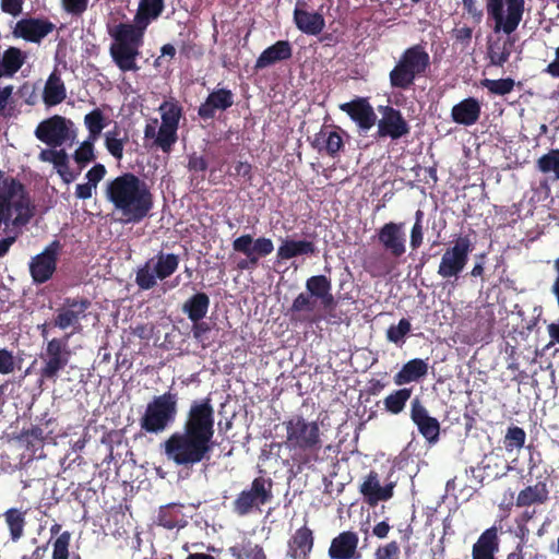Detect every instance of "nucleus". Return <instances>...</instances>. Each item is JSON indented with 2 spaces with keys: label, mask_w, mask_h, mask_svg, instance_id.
I'll use <instances>...</instances> for the list:
<instances>
[{
  "label": "nucleus",
  "mask_w": 559,
  "mask_h": 559,
  "mask_svg": "<svg viewBox=\"0 0 559 559\" xmlns=\"http://www.w3.org/2000/svg\"><path fill=\"white\" fill-rule=\"evenodd\" d=\"M214 436L215 412L206 396L190 404L181 428L170 433L160 448L176 466L192 468L211 460L216 444Z\"/></svg>",
  "instance_id": "f257e3e1"
},
{
  "label": "nucleus",
  "mask_w": 559,
  "mask_h": 559,
  "mask_svg": "<svg viewBox=\"0 0 559 559\" xmlns=\"http://www.w3.org/2000/svg\"><path fill=\"white\" fill-rule=\"evenodd\" d=\"M33 216L34 205L26 187L0 169V234L7 235L0 239V258L8 254L22 228Z\"/></svg>",
  "instance_id": "f03ea898"
},
{
  "label": "nucleus",
  "mask_w": 559,
  "mask_h": 559,
  "mask_svg": "<svg viewBox=\"0 0 559 559\" xmlns=\"http://www.w3.org/2000/svg\"><path fill=\"white\" fill-rule=\"evenodd\" d=\"M105 198L123 223L138 224L154 206V195L147 183L133 173H123L106 182Z\"/></svg>",
  "instance_id": "7ed1b4c3"
},
{
  "label": "nucleus",
  "mask_w": 559,
  "mask_h": 559,
  "mask_svg": "<svg viewBox=\"0 0 559 559\" xmlns=\"http://www.w3.org/2000/svg\"><path fill=\"white\" fill-rule=\"evenodd\" d=\"M286 430L285 445L299 471L311 468L320 461L323 448L322 432L317 421L294 415L283 421Z\"/></svg>",
  "instance_id": "20e7f679"
},
{
  "label": "nucleus",
  "mask_w": 559,
  "mask_h": 559,
  "mask_svg": "<svg viewBox=\"0 0 559 559\" xmlns=\"http://www.w3.org/2000/svg\"><path fill=\"white\" fill-rule=\"evenodd\" d=\"M430 68V56L426 48L416 44L406 48L389 73L390 85L394 90L407 91L415 81L426 75Z\"/></svg>",
  "instance_id": "39448f33"
},
{
  "label": "nucleus",
  "mask_w": 559,
  "mask_h": 559,
  "mask_svg": "<svg viewBox=\"0 0 559 559\" xmlns=\"http://www.w3.org/2000/svg\"><path fill=\"white\" fill-rule=\"evenodd\" d=\"M178 414V394L167 391L154 396L140 417L141 430L145 433L159 435L176 420Z\"/></svg>",
  "instance_id": "423d86ee"
},
{
  "label": "nucleus",
  "mask_w": 559,
  "mask_h": 559,
  "mask_svg": "<svg viewBox=\"0 0 559 559\" xmlns=\"http://www.w3.org/2000/svg\"><path fill=\"white\" fill-rule=\"evenodd\" d=\"M56 424L57 419L45 412L36 417L35 424L23 428L13 435L12 439L28 453L29 457H41L44 445L55 439V430L49 428Z\"/></svg>",
  "instance_id": "0eeeda50"
},
{
  "label": "nucleus",
  "mask_w": 559,
  "mask_h": 559,
  "mask_svg": "<svg viewBox=\"0 0 559 559\" xmlns=\"http://www.w3.org/2000/svg\"><path fill=\"white\" fill-rule=\"evenodd\" d=\"M273 499V480L270 477H255L249 488L241 490L233 501L231 510L238 516H246L261 507L270 503Z\"/></svg>",
  "instance_id": "6e6552de"
},
{
  "label": "nucleus",
  "mask_w": 559,
  "mask_h": 559,
  "mask_svg": "<svg viewBox=\"0 0 559 559\" xmlns=\"http://www.w3.org/2000/svg\"><path fill=\"white\" fill-rule=\"evenodd\" d=\"M486 11L493 21V32L510 36L523 19L525 0H486Z\"/></svg>",
  "instance_id": "1a4fd4ad"
},
{
  "label": "nucleus",
  "mask_w": 559,
  "mask_h": 559,
  "mask_svg": "<svg viewBox=\"0 0 559 559\" xmlns=\"http://www.w3.org/2000/svg\"><path fill=\"white\" fill-rule=\"evenodd\" d=\"M179 257L175 253L158 252L148 259L135 273V284L141 290H150L157 284L171 276L179 266Z\"/></svg>",
  "instance_id": "9d476101"
},
{
  "label": "nucleus",
  "mask_w": 559,
  "mask_h": 559,
  "mask_svg": "<svg viewBox=\"0 0 559 559\" xmlns=\"http://www.w3.org/2000/svg\"><path fill=\"white\" fill-rule=\"evenodd\" d=\"M72 333H66L61 337H53L46 344L45 352L41 353V367L39 369V379L56 382L60 371H62L71 359V349L69 341Z\"/></svg>",
  "instance_id": "9b49d317"
},
{
  "label": "nucleus",
  "mask_w": 559,
  "mask_h": 559,
  "mask_svg": "<svg viewBox=\"0 0 559 559\" xmlns=\"http://www.w3.org/2000/svg\"><path fill=\"white\" fill-rule=\"evenodd\" d=\"M233 250L245 258L237 261L235 270L239 272L255 270L262 258L274 251L272 239L266 237L253 238L250 234L241 235L233 240Z\"/></svg>",
  "instance_id": "f8f14e48"
},
{
  "label": "nucleus",
  "mask_w": 559,
  "mask_h": 559,
  "mask_svg": "<svg viewBox=\"0 0 559 559\" xmlns=\"http://www.w3.org/2000/svg\"><path fill=\"white\" fill-rule=\"evenodd\" d=\"M91 301L86 297H67L56 309L52 326L66 331L71 329L72 335L82 331L81 321L86 319Z\"/></svg>",
  "instance_id": "ddd939ff"
},
{
  "label": "nucleus",
  "mask_w": 559,
  "mask_h": 559,
  "mask_svg": "<svg viewBox=\"0 0 559 559\" xmlns=\"http://www.w3.org/2000/svg\"><path fill=\"white\" fill-rule=\"evenodd\" d=\"M474 246L468 236L459 237L453 246L445 249L438 266V275L442 278H457L465 269Z\"/></svg>",
  "instance_id": "4468645a"
},
{
  "label": "nucleus",
  "mask_w": 559,
  "mask_h": 559,
  "mask_svg": "<svg viewBox=\"0 0 559 559\" xmlns=\"http://www.w3.org/2000/svg\"><path fill=\"white\" fill-rule=\"evenodd\" d=\"M61 250L59 240L51 241L43 252L32 258L29 273L35 284L48 282L57 270L58 255Z\"/></svg>",
  "instance_id": "2eb2a0df"
},
{
  "label": "nucleus",
  "mask_w": 559,
  "mask_h": 559,
  "mask_svg": "<svg viewBox=\"0 0 559 559\" xmlns=\"http://www.w3.org/2000/svg\"><path fill=\"white\" fill-rule=\"evenodd\" d=\"M69 124L72 122L62 116L55 115L43 120L35 129V136L49 147L62 146L71 139Z\"/></svg>",
  "instance_id": "dca6fc26"
},
{
  "label": "nucleus",
  "mask_w": 559,
  "mask_h": 559,
  "mask_svg": "<svg viewBox=\"0 0 559 559\" xmlns=\"http://www.w3.org/2000/svg\"><path fill=\"white\" fill-rule=\"evenodd\" d=\"M382 118L378 121L377 136L399 140L411 132V127L402 112L392 106H379Z\"/></svg>",
  "instance_id": "f3484780"
},
{
  "label": "nucleus",
  "mask_w": 559,
  "mask_h": 559,
  "mask_svg": "<svg viewBox=\"0 0 559 559\" xmlns=\"http://www.w3.org/2000/svg\"><path fill=\"white\" fill-rule=\"evenodd\" d=\"M377 238L386 253L401 259L406 252L404 223L389 222L377 230Z\"/></svg>",
  "instance_id": "a211bd4d"
},
{
  "label": "nucleus",
  "mask_w": 559,
  "mask_h": 559,
  "mask_svg": "<svg viewBox=\"0 0 559 559\" xmlns=\"http://www.w3.org/2000/svg\"><path fill=\"white\" fill-rule=\"evenodd\" d=\"M411 419L429 443H436L439 440L440 424L437 418L429 415L418 397H415L411 403Z\"/></svg>",
  "instance_id": "6ab92c4d"
},
{
  "label": "nucleus",
  "mask_w": 559,
  "mask_h": 559,
  "mask_svg": "<svg viewBox=\"0 0 559 559\" xmlns=\"http://www.w3.org/2000/svg\"><path fill=\"white\" fill-rule=\"evenodd\" d=\"M55 24L46 19L27 17L17 21L13 29L14 37L31 43H40L55 29Z\"/></svg>",
  "instance_id": "aec40b11"
},
{
  "label": "nucleus",
  "mask_w": 559,
  "mask_h": 559,
  "mask_svg": "<svg viewBox=\"0 0 559 559\" xmlns=\"http://www.w3.org/2000/svg\"><path fill=\"white\" fill-rule=\"evenodd\" d=\"M346 134L340 127H334V130L329 131L325 126L314 134L311 141V146L319 153H325L332 158H336L344 151L345 143L343 135Z\"/></svg>",
  "instance_id": "412c9836"
},
{
  "label": "nucleus",
  "mask_w": 559,
  "mask_h": 559,
  "mask_svg": "<svg viewBox=\"0 0 559 559\" xmlns=\"http://www.w3.org/2000/svg\"><path fill=\"white\" fill-rule=\"evenodd\" d=\"M340 109L346 112L362 131L370 130L377 121V115L368 98L365 97H357L348 103L341 104Z\"/></svg>",
  "instance_id": "4be33fe9"
},
{
  "label": "nucleus",
  "mask_w": 559,
  "mask_h": 559,
  "mask_svg": "<svg viewBox=\"0 0 559 559\" xmlns=\"http://www.w3.org/2000/svg\"><path fill=\"white\" fill-rule=\"evenodd\" d=\"M307 5L306 0L296 1L293 13L294 23L304 34L313 36L319 35L325 26L324 17L319 12L307 11Z\"/></svg>",
  "instance_id": "5701e85b"
},
{
  "label": "nucleus",
  "mask_w": 559,
  "mask_h": 559,
  "mask_svg": "<svg viewBox=\"0 0 559 559\" xmlns=\"http://www.w3.org/2000/svg\"><path fill=\"white\" fill-rule=\"evenodd\" d=\"M394 481L381 486L379 475L370 471L360 485V492L369 506H377L381 501H388L393 497Z\"/></svg>",
  "instance_id": "b1692460"
},
{
  "label": "nucleus",
  "mask_w": 559,
  "mask_h": 559,
  "mask_svg": "<svg viewBox=\"0 0 559 559\" xmlns=\"http://www.w3.org/2000/svg\"><path fill=\"white\" fill-rule=\"evenodd\" d=\"M317 300L307 293H300L288 309L290 321L310 324L321 321L323 317L316 312Z\"/></svg>",
  "instance_id": "393cba45"
},
{
  "label": "nucleus",
  "mask_w": 559,
  "mask_h": 559,
  "mask_svg": "<svg viewBox=\"0 0 559 559\" xmlns=\"http://www.w3.org/2000/svg\"><path fill=\"white\" fill-rule=\"evenodd\" d=\"M234 105V94L228 88L212 91L204 103L198 108V115L203 120L213 119L216 111H225Z\"/></svg>",
  "instance_id": "a878e982"
},
{
  "label": "nucleus",
  "mask_w": 559,
  "mask_h": 559,
  "mask_svg": "<svg viewBox=\"0 0 559 559\" xmlns=\"http://www.w3.org/2000/svg\"><path fill=\"white\" fill-rule=\"evenodd\" d=\"M287 556L293 559H310L314 546L313 531L302 525L288 539Z\"/></svg>",
  "instance_id": "bb28decb"
},
{
  "label": "nucleus",
  "mask_w": 559,
  "mask_h": 559,
  "mask_svg": "<svg viewBox=\"0 0 559 559\" xmlns=\"http://www.w3.org/2000/svg\"><path fill=\"white\" fill-rule=\"evenodd\" d=\"M359 537L357 533L345 531L340 533L331 542L329 548V557L331 559H358L360 555L357 552Z\"/></svg>",
  "instance_id": "cd10ccee"
},
{
  "label": "nucleus",
  "mask_w": 559,
  "mask_h": 559,
  "mask_svg": "<svg viewBox=\"0 0 559 559\" xmlns=\"http://www.w3.org/2000/svg\"><path fill=\"white\" fill-rule=\"evenodd\" d=\"M399 259L390 253L372 252L364 261V269L371 277H385L396 267Z\"/></svg>",
  "instance_id": "c85d7f7f"
},
{
  "label": "nucleus",
  "mask_w": 559,
  "mask_h": 559,
  "mask_svg": "<svg viewBox=\"0 0 559 559\" xmlns=\"http://www.w3.org/2000/svg\"><path fill=\"white\" fill-rule=\"evenodd\" d=\"M481 115V106L478 99L474 97H467L451 109V118L454 122L462 126L475 124Z\"/></svg>",
  "instance_id": "c756f323"
},
{
  "label": "nucleus",
  "mask_w": 559,
  "mask_h": 559,
  "mask_svg": "<svg viewBox=\"0 0 559 559\" xmlns=\"http://www.w3.org/2000/svg\"><path fill=\"white\" fill-rule=\"evenodd\" d=\"M499 550V537L496 526L485 530L472 548V559H496Z\"/></svg>",
  "instance_id": "7c9ffc66"
},
{
  "label": "nucleus",
  "mask_w": 559,
  "mask_h": 559,
  "mask_svg": "<svg viewBox=\"0 0 559 559\" xmlns=\"http://www.w3.org/2000/svg\"><path fill=\"white\" fill-rule=\"evenodd\" d=\"M293 47L288 40H278L264 49L255 61V69H265L276 62L290 59Z\"/></svg>",
  "instance_id": "2f4dec72"
},
{
  "label": "nucleus",
  "mask_w": 559,
  "mask_h": 559,
  "mask_svg": "<svg viewBox=\"0 0 559 559\" xmlns=\"http://www.w3.org/2000/svg\"><path fill=\"white\" fill-rule=\"evenodd\" d=\"M319 250L311 240L285 239L277 248L276 257L280 261L290 260L299 255H317Z\"/></svg>",
  "instance_id": "473e14b6"
},
{
  "label": "nucleus",
  "mask_w": 559,
  "mask_h": 559,
  "mask_svg": "<svg viewBox=\"0 0 559 559\" xmlns=\"http://www.w3.org/2000/svg\"><path fill=\"white\" fill-rule=\"evenodd\" d=\"M144 29L145 27L139 26L136 23H119L109 28V35L114 39L111 45L140 46Z\"/></svg>",
  "instance_id": "72a5a7b5"
},
{
  "label": "nucleus",
  "mask_w": 559,
  "mask_h": 559,
  "mask_svg": "<svg viewBox=\"0 0 559 559\" xmlns=\"http://www.w3.org/2000/svg\"><path fill=\"white\" fill-rule=\"evenodd\" d=\"M549 500V489L545 480H539L522 489L516 497V507L526 508L533 504H544Z\"/></svg>",
  "instance_id": "f704fd0d"
},
{
  "label": "nucleus",
  "mask_w": 559,
  "mask_h": 559,
  "mask_svg": "<svg viewBox=\"0 0 559 559\" xmlns=\"http://www.w3.org/2000/svg\"><path fill=\"white\" fill-rule=\"evenodd\" d=\"M139 47L136 45H111L110 56L116 66L122 71H136V57L139 56Z\"/></svg>",
  "instance_id": "c9c22d12"
},
{
  "label": "nucleus",
  "mask_w": 559,
  "mask_h": 559,
  "mask_svg": "<svg viewBox=\"0 0 559 559\" xmlns=\"http://www.w3.org/2000/svg\"><path fill=\"white\" fill-rule=\"evenodd\" d=\"M428 373V364L420 358H414L403 365L402 369L395 373L394 382L396 385H403L416 382Z\"/></svg>",
  "instance_id": "e433bc0d"
},
{
  "label": "nucleus",
  "mask_w": 559,
  "mask_h": 559,
  "mask_svg": "<svg viewBox=\"0 0 559 559\" xmlns=\"http://www.w3.org/2000/svg\"><path fill=\"white\" fill-rule=\"evenodd\" d=\"M27 58L26 52L17 47H9L0 58V79L12 78L23 67Z\"/></svg>",
  "instance_id": "4c0bfd02"
},
{
  "label": "nucleus",
  "mask_w": 559,
  "mask_h": 559,
  "mask_svg": "<svg viewBox=\"0 0 559 559\" xmlns=\"http://www.w3.org/2000/svg\"><path fill=\"white\" fill-rule=\"evenodd\" d=\"M210 307V297L199 292L188 298L182 305V312L188 316L192 322L201 321L207 313Z\"/></svg>",
  "instance_id": "58836bf2"
},
{
  "label": "nucleus",
  "mask_w": 559,
  "mask_h": 559,
  "mask_svg": "<svg viewBox=\"0 0 559 559\" xmlns=\"http://www.w3.org/2000/svg\"><path fill=\"white\" fill-rule=\"evenodd\" d=\"M181 509L182 506L177 503L160 507L157 515V524L167 530L185 527L187 521L185 520Z\"/></svg>",
  "instance_id": "ea45409f"
},
{
  "label": "nucleus",
  "mask_w": 559,
  "mask_h": 559,
  "mask_svg": "<svg viewBox=\"0 0 559 559\" xmlns=\"http://www.w3.org/2000/svg\"><path fill=\"white\" fill-rule=\"evenodd\" d=\"M165 9L164 0H140L134 22L147 27L151 21L156 20Z\"/></svg>",
  "instance_id": "a19ab883"
},
{
  "label": "nucleus",
  "mask_w": 559,
  "mask_h": 559,
  "mask_svg": "<svg viewBox=\"0 0 559 559\" xmlns=\"http://www.w3.org/2000/svg\"><path fill=\"white\" fill-rule=\"evenodd\" d=\"M67 97L66 86L56 73H51L45 84L43 100L47 106L61 104Z\"/></svg>",
  "instance_id": "79ce46f5"
},
{
  "label": "nucleus",
  "mask_w": 559,
  "mask_h": 559,
  "mask_svg": "<svg viewBox=\"0 0 559 559\" xmlns=\"http://www.w3.org/2000/svg\"><path fill=\"white\" fill-rule=\"evenodd\" d=\"M234 559H267L263 547L250 539H242L227 549Z\"/></svg>",
  "instance_id": "37998d69"
},
{
  "label": "nucleus",
  "mask_w": 559,
  "mask_h": 559,
  "mask_svg": "<svg viewBox=\"0 0 559 559\" xmlns=\"http://www.w3.org/2000/svg\"><path fill=\"white\" fill-rule=\"evenodd\" d=\"M158 110L162 119L160 127L178 131L182 117V107L179 103L176 100H165L159 105Z\"/></svg>",
  "instance_id": "c03bdc74"
},
{
  "label": "nucleus",
  "mask_w": 559,
  "mask_h": 559,
  "mask_svg": "<svg viewBox=\"0 0 559 559\" xmlns=\"http://www.w3.org/2000/svg\"><path fill=\"white\" fill-rule=\"evenodd\" d=\"M26 511H22L17 508L8 509L3 516L5 524L10 532V538L12 542H17L24 535V527L26 525Z\"/></svg>",
  "instance_id": "a18cd8bd"
},
{
  "label": "nucleus",
  "mask_w": 559,
  "mask_h": 559,
  "mask_svg": "<svg viewBox=\"0 0 559 559\" xmlns=\"http://www.w3.org/2000/svg\"><path fill=\"white\" fill-rule=\"evenodd\" d=\"M514 41V39L509 37L503 43L498 40L489 44L487 55L490 60V64L495 67H503V64L509 60L511 56V47L513 46Z\"/></svg>",
  "instance_id": "49530a36"
},
{
  "label": "nucleus",
  "mask_w": 559,
  "mask_h": 559,
  "mask_svg": "<svg viewBox=\"0 0 559 559\" xmlns=\"http://www.w3.org/2000/svg\"><path fill=\"white\" fill-rule=\"evenodd\" d=\"M411 395L412 389L408 388L393 391L383 400L385 411L393 415L402 413Z\"/></svg>",
  "instance_id": "de8ad7c7"
},
{
  "label": "nucleus",
  "mask_w": 559,
  "mask_h": 559,
  "mask_svg": "<svg viewBox=\"0 0 559 559\" xmlns=\"http://www.w3.org/2000/svg\"><path fill=\"white\" fill-rule=\"evenodd\" d=\"M537 169L545 174L554 175L555 180H559V148H551L548 153L542 155L536 160Z\"/></svg>",
  "instance_id": "09e8293b"
},
{
  "label": "nucleus",
  "mask_w": 559,
  "mask_h": 559,
  "mask_svg": "<svg viewBox=\"0 0 559 559\" xmlns=\"http://www.w3.org/2000/svg\"><path fill=\"white\" fill-rule=\"evenodd\" d=\"M13 85L0 86V117L10 119L16 116V100L13 97Z\"/></svg>",
  "instance_id": "8fccbe9b"
},
{
  "label": "nucleus",
  "mask_w": 559,
  "mask_h": 559,
  "mask_svg": "<svg viewBox=\"0 0 559 559\" xmlns=\"http://www.w3.org/2000/svg\"><path fill=\"white\" fill-rule=\"evenodd\" d=\"M177 132L178 131L159 126L153 145L159 148L163 153L169 154L178 141Z\"/></svg>",
  "instance_id": "3c124183"
},
{
  "label": "nucleus",
  "mask_w": 559,
  "mask_h": 559,
  "mask_svg": "<svg viewBox=\"0 0 559 559\" xmlns=\"http://www.w3.org/2000/svg\"><path fill=\"white\" fill-rule=\"evenodd\" d=\"M84 123L90 132L88 138L92 139V141H96L106 127L104 114L98 108L85 115Z\"/></svg>",
  "instance_id": "603ef678"
},
{
  "label": "nucleus",
  "mask_w": 559,
  "mask_h": 559,
  "mask_svg": "<svg viewBox=\"0 0 559 559\" xmlns=\"http://www.w3.org/2000/svg\"><path fill=\"white\" fill-rule=\"evenodd\" d=\"M526 432L519 426H510L504 435L503 444L507 452L520 450L524 447Z\"/></svg>",
  "instance_id": "864d4df0"
},
{
  "label": "nucleus",
  "mask_w": 559,
  "mask_h": 559,
  "mask_svg": "<svg viewBox=\"0 0 559 559\" xmlns=\"http://www.w3.org/2000/svg\"><path fill=\"white\" fill-rule=\"evenodd\" d=\"M412 324L408 319L402 318L399 323L391 324L386 330V340L395 345H402L405 337L411 333Z\"/></svg>",
  "instance_id": "5fc2aeb1"
},
{
  "label": "nucleus",
  "mask_w": 559,
  "mask_h": 559,
  "mask_svg": "<svg viewBox=\"0 0 559 559\" xmlns=\"http://www.w3.org/2000/svg\"><path fill=\"white\" fill-rule=\"evenodd\" d=\"M94 142L95 141L88 138V140L81 143L73 154V159L79 165L80 171L96 158L94 154Z\"/></svg>",
  "instance_id": "6e6d98bb"
},
{
  "label": "nucleus",
  "mask_w": 559,
  "mask_h": 559,
  "mask_svg": "<svg viewBox=\"0 0 559 559\" xmlns=\"http://www.w3.org/2000/svg\"><path fill=\"white\" fill-rule=\"evenodd\" d=\"M481 85L493 95L504 96L513 91L515 81L512 78L499 80L485 79L481 81Z\"/></svg>",
  "instance_id": "4d7b16f0"
},
{
  "label": "nucleus",
  "mask_w": 559,
  "mask_h": 559,
  "mask_svg": "<svg viewBox=\"0 0 559 559\" xmlns=\"http://www.w3.org/2000/svg\"><path fill=\"white\" fill-rule=\"evenodd\" d=\"M306 289L318 299L324 292L332 290V283L325 275H313L306 281Z\"/></svg>",
  "instance_id": "13d9d810"
},
{
  "label": "nucleus",
  "mask_w": 559,
  "mask_h": 559,
  "mask_svg": "<svg viewBox=\"0 0 559 559\" xmlns=\"http://www.w3.org/2000/svg\"><path fill=\"white\" fill-rule=\"evenodd\" d=\"M71 533L68 531L62 532L52 543V556L51 559H69Z\"/></svg>",
  "instance_id": "bf43d9fd"
},
{
  "label": "nucleus",
  "mask_w": 559,
  "mask_h": 559,
  "mask_svg": "<svg viewBox=\"0 0 559 559\" xmlns=\"http://www.w3.org/2000/svg\"><path fill=\"white\" fill-rule=\"evenodd\" d=\"M119 131H108L105 134V146L107 151L118 160L123 156L124 140L119 139Z\"/></svg>",
  "instance_id": "052dcab7"
},
{
  "label": "nucleus",
  "mask_w": 559,
  "mask_h": 559,
  "mask_svg": "<svg viewBox=\"0 0 559 559\" xmlns=\"http://www.w3.org/2000/svg\"><path fill=\"white\" fill-rule=\"evenodd\" d=\"M207 160L204 156L198 155L197 153H192L188 156V165L187 168L190 173L199 178V174H201L200 179H205V171L207 169Z\"/></svg>",
  "instance_id": "680f3d73"
},
{
  "label": "nucleus",
  "mask_w": 559,
  "mask_h": 559,
  "mask_svg": "<svg viewBox=\"0 0 559 559\" xmlns=\"http://www.w3.org/2000/svg\"><path fill=\"white\" fill-rule=\"evenodd\" d=\"M464 12L475 23L479 24L484 17V11L478 5L477 0H462Z\"/></svg>",
  "instance_id": "e2e57ef3"
},
{
  "label": "nucleus",
  "mask_w": 559,
  "mask_h": 559,
  "mask_svg": "<svg viewBox=\"0 0 559 559\" xmlns=\"http://www.w3.org/2000/svg\"><path fill=\"white\" fill-rule=\"evenodd\" d=\"M400 546L393 540L384 546H380L374 554V559H399Z\"/></svg>",
  "instance_id": "0e129e2a"
},
{
  "label": "nucleus",
  "mask_w": 559,
  "mask_h": 559,
  "mask_svg": "<svg viewBox=\"0 0 559 559\" xmlns=\"http://www.w3.org/2000/svg\"><path fill=\"white\" fill-rule=\"evenodd\" d=\"M14 367L15 361L12 352L5 348L0 349V373L9 374L13 372Z\"/></svg>",
  "instance_id": "69168bd1"
},
{
  "label": "nucleus",
  "mask_w": 559,
  "mask_h": 559,
  "mask_svg": "<svg viewBox=\"0 0 559 559\" xmlns=\"http://www.w3.org/2000/svg\"><path fill=\"white\" fill-rule=\"evenodd\" d=\"M88 5V0H62V7L66 12L72 15L83 14Z\"/></svg>",
  "instance_id": "338daca9"
},
{
  "label": "nucleus",
  "mask_w": 559,
  "mask_h": 559,
  "mask_svg": "<svg viewBox=\"0 0 559 559\" xmlns=\"http://www.w3.org/2000/svg\"><path fill=\"white\" fill-rule=\"evenodd\" d=\"M452 37L456 43L468 46L472 41L473 28L466 25L462 27H455L452 32Z\"/></svg>",
  "instance_id": "774afa93"
}]
</instances>
